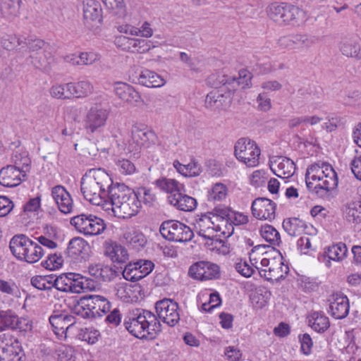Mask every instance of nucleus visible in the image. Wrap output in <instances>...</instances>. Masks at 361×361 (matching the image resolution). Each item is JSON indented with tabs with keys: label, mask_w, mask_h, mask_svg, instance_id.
I'll return each mask as SVG.
<instances>
[{
	"label": "nucleus",
	"mask_w": 361,
	"mask_h": 361,
	"mask_svg": "<svg viewBox=\"0 0 361 361\" xmlns=\"http://www.w3.org/2000/svg\"><path fill=\"white\" fill-rule=\"evenodd\" d=\"M123 326L132 336L140 339H154L161 331V324L157 316L140 308L128 312Z\"/></svg>",
	"instance_id": "nucleus-1"
},
{
	"label": "nucleus",
	"mask_w": 361,
	"mask_h": 361,
	"mask_svg": "<svg viewBox=\"0 0 361 361\" xmlns=\"http://www.w3.org/2000/svg\"><path fill=\"white\" fill-rule=\"evenodd\" d=\"M111 302L102 295H86L78 300L71 312L84 319L96 318L110 312Z\"/></svg>",
	"instance_id": "nucleus-2"
},
{
	"label": "nucleus",
	"mask_w": 361,
	"mask_h": 361,
	"mask_svg": "<svg viewBox=\"0 0 361 361\" xmlns=\"http://www.w3.org/2000/svg\"><path fill=\"white\" fill-rule=\"evenodd\" d=\"M213 213L207 212L197 215L195 219V226L199 229L198 235L204 239H207L211 243H207L208 245H214L212 249L216 248L220 250L222 248L224 253L229 252L228 247L225 245V241L216 235H214V232L221 230L220 224L216 225V221L212 217Z\"/></svg>",
	"instance_id": "nucleus-3"
},
{
	"label": "nucleus",
	"mask_w": 361,
	"mask_h": 361,
	"mask_svg": "<svg viewBox=\"0 0 361 361\" xmlns=\"http://www.w3.org/2000/svg\"><path fill=\"white\" fill-rule=\"evenodd\" d=\"M159 231L164 238L170 241L189 242L194 236L193 231L189 226L176 220L164 221Z\"/></svg>",
	"instance_id": "nucleus-4"
},
{
	"label": "nucleus",
	"mask_w": 361,
	"mask_h": 361,
	"mask_svg": "<svg viewBox=\"0 0 361 361\" xmlns=\"http://www.w3.org/2000/svg\"><path fill=\"white\" fill-rule=\"evenodd\" d=\"M235 156L249 167L258 165L260 149L256 142L247 137L240 138L235 145Z\"/></svg>",
	"instance_id": "nucleus-5"
},
{
	"label": "nucleus",
	"mask_w": 361,
	"mask_h": 361,
	"mask_svg": "<svg viewBox=\"0 0 361 361\" xmlns=\"http://www.w3.org/2000/svg\"><path fill=\"white\" fill-rule=\"evenodd\" d=\"M155 309L159 319L169 326H175L180 321L179 305L172 299L164 298L157 301Z\"/></svg>",
	"instance_id": "nucleus-6"
},
{
	"label": "nucleus",
	"mask_w": 361,
	"mask_h": 361,
	"mask_svg": "<svg viewBox=\"0 0 361 361\" xmlns=\"http://www.w3.org/2000/svg\"><path fill=\"white\" fill-rule=\"evenodd\" d=\"M188 274L191 278L200 281L217 279L221 276L219 266L208 261H199L192 264Z\"/></svg>",
	"instance_id": "nucleus-7"
},
{
	"label": "nucleus",
	"mask_w": 361,
	"mask_h": 361,
	"mask_svg": "<svg viewBox=\"0 0 361 361\" xmlns=\"http://www.w3.org/2000/svg\"><path fill=\"white\" fill-rule=\"evenodd\" d=\"M80 190L85 200L96 205L100 204L102 200L108 197V190L104 189L93 179L84 175L80 181Z\"/></svg>",
	"instance_id": "nucleus-8"
},
{
	"label": "nucleus",
	"mask_w": 361,
	"mask_h": 361,
	"mask_svg": "<svg viewBox=\"0 0 361 361\" xmlns=\"http://www.w3.org/2000/svg\"><path fill=\"white\" fill-rule=\"evenodd\" d=\"M117 47L123 51L133 53H146L154 47L150 40L128 37L123 35L116 37L114 41Z\"/></svg>",
	"instance_id": "nucleus-9"
},
{
	"label": "nucleus",
	"mask_w": 361,
	"mask_h": 361,
	"mask_svg": "<svg viewBox=\"0 0 361 361\" xmlns=\"http://www.w3.org/2000/svg\"><path fill=\"white\" fill-rule=\"evenodd\" d=\"M276 204L266 197H257L252 203V215L260 220L271 221L276 216Z\"/></svg>",
	"instance_id": "nucleus-10"
},
{
	"label": "nucleus",
	"mask_w": 361,
	"mask_h": 361,
	"mask_svg": "<svg viewBox=\"0 0 361 361\" xmlns=\"http://www.w3.org/2000/svg\"><path fill=\"white\" fill-rule=\"evenodd\" d=\"M322 183L314 187V193L319 197H325L338 186V176L331 164L324 165V173L322 175Z\"/></svg>",
	"instance_id": "nucleus-11"
},
{
	"label": "nucleus",
	"mask_w": 361,
	"mask_h": 361,
	"mask_svg": "<svg viewBox=\"0 0 361 361\" xmlns=\"http://www.w3.org/2000/svg\"><path fill=\"white\" fill-rule=\"evenodd\" d=\"M20 164L15 160V165H8L0 170V184L7 188H14L21 182V176H26V171L20 169Z\"/></svg>",
	"instance_id": "nucleus-12"
},
{
	"label": "nucleus",
	"mask_w": 361,
	"mask_h": 361,
	"mask_svg": "<svg viewBox=\"0 0 361 361\" xmlns=\"http://www.w3.org/2000/svg\"><path fill=\"white\" fill-rule=\"evenodd\" d=\"M108 116L109 111L100 105L92 106L86 116V129L91 133L95 132L105 125Z\"/></svg>",
	"instance_id": "nucleus-13"
},
{
	"label": "nucleus",
	"mask_w": 361,
	"mask_h": 361,
	"mask_svg": "<svg viewBox=\"0 0 361 361\" xmlns=\"http://www.w3.org/2000/svg\"><path fill=\"white\" fill-rule=\"evenodd\" d=\"M130 78L134 83L150 88L159 87L165 82L159 74L148 69L137 71L130 75Z\"/></svg>",
	"instance_id": "nucleus-14"
},
{
	"label": "nucleus",
	"mask_w": 361,
	"mask_h": 361,
	"mask_svg": "<svg viewBox=\"0 0 361 361\" xmlns=\"http://www.w3.org/2000/svg\"><path fill=\"white\" fill-rule=\"evenodd\" d=\"M330 310L331 316L337 319L345 318L350 310L349 300L342 293H335L330 296Z\"/></svg>",
	"instance_id": "nucleus-15"
},
{
	"label": "nucleus",
	"mask_w": 361,
	"mask_h": 361,
	"mask_svg": "<svg viewBox=\"0 0 361 361\" xmlns=\"http://www.w3.org/2000/svg\"><path fill=\"white\" fill-rule=\"evenodd\" d=\"M51 196L61 213L67 214L72 212L73 201L64 186L58 185L53 187Z\"/></svg>",
	"instance_id": "nucleus-16"
},
{
	"label": "nucleus",
	"mask_w": 361,
	"mask_h": 361,
	"mask_svg": "<svg viewBox=\"0 0 361 361\" xmlns=\"http://www.w3.org/2000/svg\"><path fill=\"white\" fill-rule=\"evenodd\" d=\"M348 248L345 243H338L324 249L322 255L318 257L319 260L324 262L327 267H331V260L341 262L347 256Z\"/></svg>",
	"instance_id": "nucleus-17"
},
{
	"label": "nucleus",
	"mask_w": 361,
	"mask_h": 361,
	"mask_svg": "<svg viewBox=\"0 0 361 361\" xmlns=\"http://www.w3.org/2000/svg\"><path fill=\"white\" fill-rule=\"evenodd\" d=\"M114 92L121 99L134 106H137L142 102L139 92L126 82H116L114 85Z\"/></svg>",
	"instance_id": "nucleus-18"
},
{
	"label": "nucleus",
	"mask_w": 361,
	"mask_h": 361,
	"mask_svg": "<svg viewBox=\"0 0 361 361\" xmlns=\"http://www.w3.org/2000/svg\"><path fill=\"white\" fill-rule=\"evenodd\" d=\"M90 245L88 243L81 237L72 238L65 251V255L71 259H76L78 257L85 259L88 255Z\"/></svg>",
	"instance_id": "nucleus-19"
},
{
	"label": "nucleus",
	"mask_w": 361,
	"mask_h": 361,
	"mask_svg": "<svg viewBox=\"0 0 361 361\" xmlns=\"http://www.w3.org/2000/svg\"><path fill=\"white\" fill-rule=\"evenodd\" d=\"M49 319L56 335L66 333L76 322L75 317L66 313L51 314Z\"/></svg>",
	"instance_id": "nucleus-20"
},
{
	"label": "nucleus",
	"mask_w": 361,
	"mask_h": 361,
	"mask_svg": "<svg viewBox=\"0 0 361 361\" xmlns=\"http://www.w3.org/2000/svg\"><path fill=\"white\" fill-rule=\"evenodd\" d=\"M132 140L140 147H149L155 145L157 140V136L155 133L147 127L140 128L137 126H133L132 128Z\"/></svg>",
	"instance_id": "nucleus-21"
},
{
	"label": "nucleus",
	"mask_w": 361,
	"mask_h": 361,
	"mask_svg": "<svg viewBox=\"0 0 361 361\" xmlns=\"http://www.w3.org/2000/svg\"><path fill=\"white\" fill-rule=\"evenodd\" d=\"M282 18L283 24L284 25H299L305 21L306 13L298 6L285 3L284 12Z\"/></svg>",
	"instance_id": "nucleus-22"
},
{
	"label": "nucleus",
	"mask_w": 361,
	"mask_h": 361,
	"mask_svg": "<svg viewBox=\"0 0 361 361\" xmlns=\"http://www.w3.org/2000/svg\"><path fill=\"white\" fill-rule=\"evenodd\" d=\"M132 191L123 183H116L108 191V197L112 208L118 207L121 202H125L129 200Z\"/></svg>",
	"instance_id": "nucleus-23"
},
{
	"label": "nucleus",
	"mask_w": 361,
	"mask_h": 361,
	"mask_svg": "<svg viewBox=\"0 0 361 361\" xmlns=\"http://www.w3.org/2000/svg\"><path fill=\"white\" fill-rule=\"evenodd\" d=\"M184 192H179L177 195H169L168 201L179 210L192 212L197 207V200L192 197L184 194Z\"/></svg>",
	"instance_id": "nucleus-24"
},
{
	"label": "nucleus",
	"mask_w": 361,
	"mask_h": 361,
	"mask_svg": "<svg viewBox=\"0 0 361 361\" xmlns=\"http://www.w3.org/2000/svg\"><path fill=\"white\" fill-rule=\"evenodd\" d=\"M83 17L86 23H101L102 8L101 4L96 0H86L83 3Z\"/></svg>",
	"instance_id": "nucleus-25"
},
{
	"label": "nucleus",
	"mask_w": 361,
	"mask_h": 361,
	"mask_svg": "<svg viewBox=\"0 0 361 361\" xmlns=\"http://www.w3.org/2000/svg\"><path fill=\"white\" fill-rule=\"evenodd\" d=\"M30 63L37 69L47 71L54 61L51 49H46L30 56Z\"/></svg>",
	"instance_id": "nucleus-26"
},
{
	"label": "nucleus",
	"mask_w": 361,
	"mask_h": 361,
	"mask_svg": "<svg viewBox=\"0 0 361 361\" xmlns=\"http://www.w3.org/2000/svg\"><path fill=\"white\" fill-rule=\"evenodd\" d=\"M30 242V239L24 234L14 235L11 241L9 247L12 254L18 259L22 260L26 251L29 250L27 244Z\"/></svg>",
	"instance_id": "nucleus-27"
},
{
	"label": "nucleus",
	"mask_w": 361,
	"mask_h": 361,
	"mask_svg": "<svg viewBox=\"0 0 361 361\" xmlns=\"http://www.w3.org/2000/svg\"><path fill=\"white\" fill-rule=\"evenodd\" d=\"M84 176L93 179L97 185L108 190L114 185L110 176L102 168L89 169Z\"/></svg>",
	"instance_id": "nucleus-28"
},
{
	"label": "nucleus",
	"mask_w": 361,
	"mask_h": 361,
	"mask_svg": "<svg viewBox=\"0 0 361 361\" xmlns=\"http://www.w3.org/2000/svg\"><path fill=\"white\" fill-rule=\"evenodd\" d=\"M309 326L316 332L322 334L330 326V322L322 312H313L307 317Z\"/></svg>",
	"instance_id": "nucleus-29"
},
{
	"label": "nucleus",
	"mask_w": 361,
	"mask_h": 361,
	"mask_svg": "<svg viewBox=\"0 0 361 361\" xmlns=\"http://www.w3.org/2000/svg\"><path fill=\"white\" fill-rule=\"evenodd\" d=\"M123 243L130 248L135 250H140L143 248L147 243L144 234L137 230L130 229L123 234Z\"/></svg>",
	"instance_id": "nucleus-30"
},
{
	"label": "nucleus",
	"mask_w": 361,
	"mask_h": 361,
	"mask_svg": "<svg viewBox=\"0 0 361 361\" xmlns=\"http://www.w3.org/2000/svg\"><path fill=\"white\" fill-rule=\"evenodd\" d=\"M106 255L111 258L113 262L119 264L121 269H123L121 265L126 264L129 257L126 247L116 243L106 248Z\"/></svg>",
	"instance_id": "nucleus-31"
},
{
	"label": "nucleus",
	"mask_w": 361,
	"mask_h": 361,
	"mask_svg": "<svg viewBox=\"0 0 361 361\" xmlns=\"http://www.w3.org/2000/svg\"><path fill=\"white\" fill-rule=\"evenodd\" d=\"M154 185L161 191L170 195H177L179 192H185V187L175 179L161 177L154 181Z\"/></svg>",
	"instance_id": "nucleus-32"
},
{
	"label": "nucleus",
	"mask_w": 361,
	"mask_h": 361,
	"mask_svg": "<svg viewBox=\"0 0 361 361\" xmlns=\"http://www.w3.org/2000/svg\"><path fill=\"white\" fill-rule=\"evenodd\" d=\"M277 262L271 261V264L267 269H260L257 265L255 267L258 270L259 275L267 281L277 280L283 276L281 273L283 265V260H281V262Z\"/></svg>",
	"instance_id": "nucleus-33"
},
{
	"label": "nucleus",
	"mask_w": 361,
	"mask_h": 361,
	"mask_svg": "<svg viewBox=\"0 0 361 361\" xmlns=\"http://www.w3.org/2000/svg\"><path fill=\"white\" fill-rule=\"evenodd\" d=\"M277 164L279 173L274 169L271 168L273 173L279 178H282V175L287 176V178L292 176L295 171V164L293 160L288 157H279L274 161Z\"/></svg>",
	"instance_id": "nucleus-34"
},
{
	"label": "nucleus",
	"mask_w": 361,
	"mask_h": 361,
	"mask_svg": "<svg viewBox=\"0 0 361 361\" xmlns=\"http://www.w3.org/2000/svg\"><path fill=\"white\" fill-rule=\"evenodd\" d=\"M282 226L283 230L290 236L300 235L307 227L305 222L297 217L285 219Z\"/></svg>",
	"instance_id": "nucleus-35"
},
{
	"label": "nucleus",
	"mask_w": 361,
	"mask_h": 361,
	"mask_svg": "<svg viewBox=\"0 0 361 361\" xmlns=\"http://www.w3.org/2000/svg\"><path fill=\"white\" fill-rule=\"evenodd\" d=\"M360 49V44L355 39H345L340 46V50L344 56L357 60L361 59Z\"/></svg>",
	"instance_id": "nucleus-36"
},
{
	"label": "nucleus",
	"mask_w": 361,
	"mask_h": 361,
	"mask_svg": "<svg viewBox=\"0 0 361 361\" xmlns=\"http://www.w3.org/2000/svg\"><path fill=\"white\" fill-rule=\"evenodd\" d=\"M68 276H70L72 283L71 288V293H80L85 289H92L94 288L93 285L92 286L90 285V281H92V279L90 280L80 274L71 272L68 273Z\"/></svg>",
	"instance_id": "nucleus-37"
},
{
	"label": "nucleus",
	"mask_w": 361,
	"mask_h": 361,
	"mask_svg": "<svg viewBox=\"0 0 361 361\" xmlns=\"http://www.w3.org/2000/svg\"><path fill=\"white\" fill-rule=\"evenodd\" d=\"M27 246L29 250L25 252L24 256L22 257V260L31 264L38 262L44 254V249L31 240Z\"/></svg>",
	"instance_id": "nucleus-38"
},
{
	"label": "nucleus",
	"mask_w": 361,
	"mask_h": 361,
	"mask_svg": "<svg viewBox=\"0 0 361 361\" xmlns=\"http://www.w3.org/2000/svg\"><path fill=\"white\" fill-rule=\"evenodd\" d=\"M227 97L221 93L219 90H214L207 94L205 99V106L210 109H220L224 106Z\"/></svg>",
	"instance_id": "nucleus-39"
},
{
	"label": "nucleus",
	"mask_w": 361,
	"mask_h": 361,
	"mask_svg": "<svg viewBox=\"0 0 361 361\" xmlns=\"http://www.w3.org/2000/svg\"><path fill=\"white\" fill-rule=\"evenodd\" d=\"M207 82L209 85L215 88V90H217L223 85H231L235 82H238L239 84L240 82L237 81L236 78L224 74L214 73L208 77Z\"/></svg>",
	"instance_id": "nucleus-40"
},
{
	"label": "nucleus",
	"mask_w": 361,
	"mask_h": 361,
	"mask_svg": "<svg viewBox=\"0 0 361 361\" xmlns=\"http://www.w3.org/2000/svg\"><path fill=\"white\" fill-rule=\"evenodd\" d=\"M261 236L273 245L279 246L281 243L279 232L271 225L264 224L260 228Z\"/></svg>",
	"instance_id": "nucleus-41"
},
{
	"label": "nucleus",
	"mask_w": 361,
	"mask_h": 361,
	"mask_svg": "<svg viewBox=\"0 0 361 361\" xmlns=\"http://www.w3.org/2000/svg\"><path fill=\"white\" fill-rule=\"evenodd\" d=\"M23 45L27 47L32 54L39 52L46 49H51V46L44 40L33 36L23 37Z\"/></svg>",
	"instance_id": "nucleus-42"
},
{
	"label": "nucleus",
	"mask_w": 361,
	"mask_h": 361,
	"mask_svg": "<svg viewBox=\"0 0 361 361\" xmlns=\"http://www.w3.org/2000/svg\"><path fill=\"white\" fill-rule=\"evenodd\" d=\"M16 321H18V315L12 310L0 311V331L14 330Z\"/></svg>",
	"instance_id": "nucleus-43"
},
{
	"label": "nucleus",
	"mask_w": 361,
	"mask_h": 361,
	"mask_svg": "<svg viewBox=\"0 0 361 361\" xmlns=\"http://www.w3.org/2000/svg\"><path fill=\"white\" fill-rule=\"evenodd\" d=\"M119 31L126 34L129 33L132 35H138L140 34L142 37L147 38L150 37L153 35V30L150 27L149 23L147 22H145L140 28H137L129 25L120 26Z\"/></svg>",
	"instance_id": "nucleus-44"
},
{
	"label": "nucleus",
	"mask_w": 361,
	"mask_h": 361,
	"mask_svg": "<svg viewBox=\"0 0 361 361\" xmlns=\"http://www.w3.org/2000/svg\"><path fill=\"white\" fill-rule=\"evenodd\" d=\"M345 219L353 224L361 222V202H354L348 204L345 210Z\"/></svg>",
	"instance_id": "nucleus-45"
},
{
	"label": "nucleus",
	"mask_w": 361,
	"mask_h": 361,
	"mask_svg": "<svg viewBox=\"0 0 361 361\" xmlns=\"http://www.w3.org/2000/svg\"><path fill=\"white\" fill-rule=\"evenodd\" d=\"M270 296V291L257 290L250 295V300L255 308L262 309L267 305Z\"/></svg>",
	"instance_id": "nucleus-46"
},
{
	"label": "nucleus",
	"mask_w": 361,
	"mask_h": 361,
	"mask_svg": "<svg viewBox=\"0 0 361 361\" xmlns=\"http://www.w3.org/2000/svg\"><path fill=\"white\" fill-rule=\"evenodd\" d=\"M92 219V214H81L72 217L70 223L78 232L85 235L89 223Z\"/></svg>",
	"instance_id": "nucleus-47"
},
{
	"label": "nucleus",
	"mask_w": 361,
	"mask_h": 361,
	"mask_svg": "<svg viewBox=\"0 0 361 361\" xmlns=\"http://www.w3.org/2000/svg\"><path fill=\"white\" fill-rule=\"evenodd\" d=\"M54 275L35 276L31 279V284L40 290H51Z\"/></svg>",
	"instance_id": "nucleus-48"
},
{
	"label": "nucleus",
	"mask_w": 361,
	"mask_h": 361,
	"mask_svg": "<svg viewBox=\"0 0 361 361\" xmlns=\"http://www.w3.org/2000/svg\"><path fill=\"white\" fill-rule=\"evenodd\" d=\"M71 281L68 273L62 274L59 276L54 275L53 288L61 292L71 293Z\"/></svg>",
	"instance_id": "nucleus-49"
},
{
	"label": "nucleus",
	"mask_w": 361,
	"mask_h": 361,
	"mask_svg": "<svg viewBox=\"0 0 361 361\" xmlns=\"http://www.w3.org/2000/svg\"><path fill=\"white\" fill-rule=\"evenodd\" d=\"M106 228L104 221L92 214V219L89 223L86 230V235H97L101 234Z\"/></svg>",
	"instance_id": "nucleus-50"
},
{
	"label": "nucleus",
	"mask_w": 361,
	"mask_h": 361,
	"mask_svg": "<svg viewBox=\"0 0 361 361\" xmlns=\"http://www.w3.org/2000/svg\"><path fill=\"white\" fill-rule=\"evenodd\" d=\"M285 3H273L267 8L269 17L276 23L283 25V14L284 12Z\"/></svg>",
	"instance_id": "nucleus-51"
},
{
	"label": "nucleus",
	"mask_w": 361,
	"mask_h": 361,
	"mask_svg": "<svg viewBox=\"0 0 361 361\" xmlns=\"http://www.w3.org/2000/svg\"><path fill=\"white\" fill-rule=\"evenodd\" d=\"M17 348H22L20 342L16 339L11 344L0 347V361H8L18 353Z\"/></svg>",
	"instance_id": "nucleus-52"
},
{
	"label": "nucleus",
	"mask_w": 361,
	"mask_h": 361,
	"mask_svg": "<svg viewBox=\"0 0 361 361\" xmlns=\"http://www.w3.org/2000/svg\"><path fill=\"white\" fill-rule=\"evenodd\" d=\"M63 263V257L62 255L60 254H49L47 257V259L44 261H42L41 264L43 267L47 269L54 270L58 269L62 266Z\"/></svg>",
	"instance_id": "nucleus-53"
},
{
	"label": "nucleus",
	"mask_w": 361,
	"mask_h": 361,
	"mask_svg": "<svg viewBox=\"0 0 361 361\" xmlns=\"http://www.w3.org/2000/svg\"><path fill=\"white\" fill-rule=\"evenodd\" d=\"M20 6L8 2L1 1V13L2 16L9 20H13L19 13Z\"/></svg>",
	"instance_id": "nucleus-54"
},
{
	"label": "nucleus",
	"mask_w": 361,
	"mask_h": 361,
	"mask_svg": "<svg viewBox=\"0 0 361 361\" xmlns=\"http://www.w3.org/2000/svg\"><path fill=\"white\" fill-rule=\"evenodd\" d=\"M137 267L133 265V263L129 262L126 264L124 267V269L122 271V274L123 278L130 281H137L144 277L142 274L139 273L137 271Z\"/></svg>",
	"instance_id": "nucleus-55"
},
{
	"label": "nucleus",
	"mask_w": 361,
	"mask_h": 361,
	"mask_svg": "<svg viewBox=\"0 0 361 361\" xmlns=\"http://www.w3.org/2000/svg\"><path fill=\"white\" fill-rule=\"evenodd\" d=\"M232 210L229 207L218 206L216 207L211 213L216 223H224L225 221H229Z\"/></svg>",
	"instance_id": "nucleus-56"
},
{
	"label": "nucleus",
	"mask_w": 361,
	"mask_h": 361,
	"mask_svg": "<svg viewBox=\"0 0 361 361\" xmlns=\"http://www.w3.org/2000/svg\"><path fill=\"white\" fill-rule=\"evenodd\" d=\"M23 37H18L16 35H7L2 39V45L7 50L20 47V49L24 48L23 45Z\"/></svg>",
	"instance_id": "nucleus-57"
},
{
	"label": "nucleus",
	"mask_w": 361,
	"mask_h": 361,
	"mask_svg": "<svg viewBox=\"0 0 361 361\" xmlns=\"http://www.w3.org/2000/svg\"><path fill=\"white\" fill-rule=\"evenodd\" d=\"M136 194L140 202L142 201L145 205L149 207L152 206L156 200V195L152 193V190L144 187L138 188Z\"/></svg>",
	"instance_id": "nucleus-58"
},
{
	"label": "nucleus",
	"mask_w": 361,
	"mask_h": 361,
	"mask_svg": "<svg viewBox=\"0 0 361 361\" xmlns=\"http://www.w3.org/2000/svg\"><path fill=\"white\" fill-rule=\"evenodd\" d=\"M227 194V188L223 183H216L209 194V199L221 201L225 199Z\"/></svg>",
	"instance_id": "nucleus-59"
},
{
	"label": "nucleus",
	"mask_w": 361,
	"mask_h": 361,
	"mask_svg": "<svg viewBox=\"0 0 361 361\" xmlns=\"http://www.w3.org/2000/svg\"><path fill=\"white\" fill-rule=\"evenodd\" d=\"M133 265L137 267V271L143 277L149 275L154 268V264L151 260L147 259H140L133 262Z\"/></svg>",
	"instance_id": "nucleus-60"
},
{
	"label": "nucleus",
	"mask_w": 361,
	"mask_h": 361,
	"mask_svg": "<svg viewBox=\"0 0 361 361\" xmlns=\"http://www.w3.org/2000/svg\"><path fill=\"white\" fill-rule=\"evenodd\" d=\"M300 343V351L306 355H309L312 353L313 341L310 335L307 333L300 334L298 336Z\"/></svg>",
	"instance_id": "nucleus-61"
},
{
	"label": "nucleus",
	"mask_w": 361,
	"mask_h": 361,
	"mask_svg": "<svg viewBox=\"0 0 361 361\" xmlns=\"http://www.w3.org/2000/svg\"><path fill=\"white\" fill-rule=\"evenodd\" d=\"M117 276V271L112 267L102 264L98 283L110 281Z\"/></svg>",
	"instance_id": "nucleus-62"
},
{
	"label": "nucleus",
	"mask_w": 361,
	"mask_h": 361,
	"mask_svg": "<svg viewBox=\"0 0 361 361\" xmlns=\"http://www.w3.org/2000/svg\"><path fill=\"white\" fill-rule=\"evenodd\" d=\"M112 211L115 216L118 218H129L132 216L130 206H128V202H121L118 207L112 208Z\"/></svg>",
	"instance_id": "nucleus-63"
},
{
	"label": "nucleus",
	"mask_w": 361,
	"mask_h": 361,
	"mask_svg": "<svg viewBox=\"0 0 361 361\" xmlns=\"http://www.w3.org/2000/svg\"><path fill=\"white\" fill-rule=\"evenodd\" d=\"M13 207L14 204L8 197L0 195V217L7 216Z\"/></svg>",
	"instance_id": "nucleus-64"
}]
</instances>
